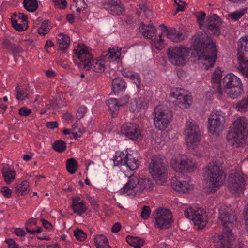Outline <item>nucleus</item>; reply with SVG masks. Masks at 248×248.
<instances>
[{"instance_id": "obj_9", "label": "nucleus", "mask_w": 248, "mask_h": 248, "mask_svg": "<svg viewBox=\"0 0 248 248\" xmlns=\"http://www.w3.org/2000/svg\"><path fill=\"white\" fill-rule=\"evenodd\" d=\"M167 56L170 63L175 66H182L188 62L189 51L183 46H171L167 49Z\"/></svg>"}, {"instance_id": "obj_59", "label": "nucleus", "mask_w": 248, "mask_h": 248, "mask_svg": "<svg viewBox=\"0 0 248 248\" xmlns=\"http://www.w3.org/2000/svg\"><path fill=\"white\" fill-rule=\"evenodd\" d=\"M53 2L55 6H59L61 9H64L67 5L65 0H53Z\"/></svg>"}, {"instance_id": "obj_58", "label": "nucleus", "mask_w": 248, "mask_h": 248, "mask_svg": "<svg viewBox=\"0 0 248 248\" xmlns=\"http://www.w3.org/2000/svg\"><path fill=\"white\" fill-rule=\"evenodd\" d=\"M51 107H52L53 108H56V106L54 104V101H52L50 104H46L45 108H42L40 111V114H45L46 112L50 109Z\"/></svg>"}, {"instance_id": "obj_50", "label": "nucleus", "mask_w": 248, "mask_h": 248, "mask_svg": "<svg viewBox=\"0 0 248 248\" xmlns=\"http://www.w3.org/2000/svg\"><path fill=\"white\" fill-rule=\"evenodd\" d=\"M72 2L75 3L76 11L80 12L86 8V4L84 0H72Z\"/></svg>"}, {"instance_id": "obj_55", "label": "nucleus", "mask_w": 248, "mask_h": 248, "mask_svg": "<svg viewBox=\"0 0 248 248\" xmlns=\"http://www.w3.org/2000/svg\"><path fill=\"white\" fill-rule=\"evenodd\" d=\"M0 192L3 196L6 198H9L12 196V191L7 186H3L1 188Z\"/></svg>"}, {"instance_id": "obj_60", "label": "nucleus", "mask_w": 248, "mask_h": 248, "mask_svg": "<svg viewBox=\"0 0 248 248\" xmlns=\"http://www.w3.org/2000/svg\"><path fill=\"white\" fill-rule=\"evenodd\" d=\"M5 242L8 245V248H20L12 239L5 240Z\"/></svg>"}, {"instance_id": "obj_12", "label": "nucleus", "mask_w": 248, "mask_h": 248, "mask_svg": "<svg viewBox=\"0 0 248 248\" xmlns=\"http://www.w3.org/2000/svg\"><path fill=\"white\" fill-rule=\"evenodd\" d=\"M170 96L175 98L173 103L182 109L189 107L192 103L191 96L187 91L181 88H173L171 89Z\"/></svg>"}, {"instance_id": "obj_64", "label": "nucleus", "mask_w": 248, "mask_h": 248, "mask_svg": "<svg viewBox=\"0 0 248 248\" xmlns=\"http://www.w3.org/2000/svg\"><path fill=\"white\" fill-rule=\"evenodd\" d=\"M244 218L245 221L246 229L248 232V202L247 204V208L245 211Z\"/></svg>"}, {"instance_id": "obj_61", "label": "nucleus", "mask_w": 248, "mask_h": 248, "mask_svg": "<svg viewBox=\"0 0 248 248\" xmlns=\"http://www.w3.org/2000/svg\"><path fill=\"white\" fill-rule=\"evenodd\" d=\"M46 126L49 129H53L55 128L58 127V124L57 122L55 121H52V122H47L46 124Z\"/></svg>"}, {"instance_id": "obj_1", "label": "nucleus", "mask_w": 248, "mask_h": 248, "mask_svg": "<svg viewBox=\"0 0 248 248\" xmlns=\"http://www.w3.org/2000/svg\"><path fill=\"white\" fill-rule=\"evenodd\" d=\"M209 36L205 31H199L192 37L190 47L191 55L203 61L204 68L208 70L214 66L217 50L215 43L209 40Z\"/></svg>"}, {"instance_id": "obj_52", "label": "nucleus", "mask_w": 248, "mask_h": 248, "mask_svg": "<svg viewBox=\"0 0 248 248\" xmlns=\"http://www.w3.org/2000/svg\"><path fill=\"white\" fill-rule=\"evenodd\" d=\"M76 238L80 241H83L86 238V234L81 230H76L74 232Z\"/></svg>"}, {"instance_id": "obj_53", "label": "nucleus", "mask_w": 248, "mask_h": 248, "mask_svg": "<svg viewBox=\"0 0 248 248\" xmlns=\"http://www.w3.org/2000/svg\"><path fill=\"white\" fill-rule=\"evenodd\" d=\"M151 212V210L149 206H144L141 212V216L142 218L144 220L147 219L150 217Z\"/></svg>"}, {"instance_id": "obj_20", "label": "nucleus", "mask_w": 248, "mask_h": 248, "mask_svg": "<svg viewBox=\"0 0 248 248\" xmlns=\"http://www.w3.org/2000/svg\"><path fill=\"white\" fill-rule=\"evenodd\" d=\"M121 48L117 46L109 47L107 51L102 53V57L104 61H108L116 63L121 62Z\"/></svg>"}, {"instance_id": "obj_16", "label": "nucleus", "mask_w": 248, "mask_h": 248, "mask_svg": "<svg viewBox=\"0 0 248 248\" xmlns=\"http://www.w3.org/2000/svg\"><path fill=\"white\" fill-rule=\"evenodd\" d=\"M171 165L177 172H191L196 168L195 162L186 156L182 159L172 158Z\"/></svg>"}, {"instance_id": "obj_40", "label": "nucleus", "mask_w": 248, "mask_h": 248, "mask_svg": "<svg viewBox=\"0 0 248 248\" xmlns=\"http://www.w3.org/2000/svg\"><path fill=\"white\" fill-rule=\"evenodd\" d=\"M17 95L16 98L18 100H25L28 98L27 89L25 87L17 86L16 89Z\"/></svg>"}, {"instance_id": "obj_3", "label": "nucleus", "mask_w": 248, "mask_h": 248, "mask_svg": "<svg viewBox=\"0 0 248 248\" xmlns=\"http://www.w3.org/2000/svg\"><path fill=\"white\" fill-rule=\"evenodd\" d=\"M203 177L210 186V192H213L223 184L225 174L221 167L216 162L209 163L203 169Z\"/></svg>"}, {"instance_id": "obj_13", "label": "nucleus", "mask_w": 248, "mask_h": 248, "mask_svg": "<svg viewBox=\"0 0 248 248\" xmlns=\"http://www.w3.org/2000/svg\"><path fill=\"white\" fill-rule=\"evenodd\" d=\"M225 117L221 111H213L208 118L209 131L213 135H218L224 129Z\"/></svg>"}, {"instance_id": "obj_46", "label": "nucleus", "mask_w": 248, "mask_h": 248, "mask_svg": "<svg viewBox=\"0 0 248 248\" xmlns=\"http://www.w3.org/2000/svg\"><path fill=\"white\" fill-rule=\"evenodd\" d=\"M151 44L158 50H161L164 47L163 40L162 36L159 35L158 38L155 37L151 41Z\"/></svg>"}, {"instance_id": "obj_28", "label": "nucleus", "mask_w": 248, "mask_h": 248, "mask_svg": "<svg viewBox=\"0 0 248 248\" xmlns=\"http://www.w3.org/2000/svg\"><path fill=\"white\" fill-rule=\"evenodd\" d=\"M147 103L140 98L131 99L129 103V110L132 112H139L140 109H145Z\"/></svg>"}, {"instance_id": "obj_62", "label": "nucleus", "mask_w": 248, "mask_h": 248, "mask_svg": "<svg viewBox=\"0 0 248 248\" xmlns=\"http://www.w3.org/2000/svg\"><path fill=\"white\" fill-rule=\"evenodd\" d=\"M121 228V225L118 223H115L111 228V231L113 233L118 232Z\"/></svg>"}, {"instance_id": "obj_14", "label": "nucleus", "mask_w": 248, "mask_h": 248, "mask_svg": "<svg viewBox=\"0 0 248 248\" xmlns=\"http://www.w3.org/2000/svg\"><path fill=\"white\" fill-rule=\"evenodd\" d=\"M153 215L155 220V227L160 229H165L171 226L172 216L170 210L162 208L157 209Z\"/></svg>"}, {"instance_id": "obj_63", "label": "nucleus", "mask_w": 248, "mask_h": 248, "mask_svg": "<svg viewBox=\"0 0 248 248\" xmlns=\"http://www.w3.org/2000/svg\"><path fill=\"white\" fill-rule=\"evenodd\" d=\"M14 232L18 236H25L26 234V232L21 228H16Z\"/></svg>"}, {"instance_id": "obj_29", "label": "nucleus", "mask_w": 248, "mask_h": 248, "mask_svg": "<svg viewBox=\"0 0 248 248\" xmlns=\"http://www.w3.org/2000/svg\"><path fill=\"white\" fill-rule=\"evenodd\" d=\"M224 91L230 98L233 99L240 97L244 92L242 84L226 89Z\"/></svg>"}, {"instance_id": "obj_34", "label": "nucleus", "mask_w": 248, "mask_h": 248, "mask_svg": "<svg viewBox=\"0 0 248 248\" xmlns=\"http://www.w3.org/2000/svg\"><path fill=\"white\" fill-rule=\"evenodd\" d=\"M3 177L7 184L11 183L16 178V172L10 168H5L2 170Z\"/></svg>"}, {"instance_id": "obj_5", "label": "nucleus", "mask_w": 248, "mask_h": 248, "mask_svg": "<svg viewBox=\"0 0 248 248\" xmlns=\"http://www.w3.org/2000/svg\"><path fill=\"white\" fill-rule=\"evenodd\" d=\"M80 62L78 64L81 68L89 70L92 68L98 73H101L105 70V66L102 61L93 59L88 48L85 45H78L77 49L74 50Z\"/></svg>"}, {"instance_id": "obj_19", "label": "nucleus", "mask_w": 248, "mask_h": 248, "mask_svg": "<svg viewBox=\"0 0 248 248\" xmlns=\"http://www.w3.org/2000/svg\"><path fill=\"white\" fill-rule=\"evenodd\" d=\"M140 159L139 153L136 151H127L125 156V165L130 170H137L140 165Z\"/></svg>"}, {"instance_id": "obj_49", "label": "nucleus", "mask_w": 248, "mask_h": 248, "mask_svg": "<svg viewBox=\"0 0 248 248\" xmlns=\"http://www.w3.org/2000/svg\"><path fill=\"white\" fill-rule=\"evenodd\" d=\"M197 23L200 29L203 27L206 14L203 12H200L196 15Z\"/></svg>"}, {"instance_id": "obj_45", "label": "nucleus", "mask_w": 248, "mask_h": 248, "mask_svg": "<svg viewBox=\"0 0 248 248\" xmlns=\"http://www.w3.org/2000/svg\"><path fill=\"white\" fill-rule=\"evenodd\" d=\"M28 16L21 13H14L11 17V22L16 21L19 22H27Z\"/></svg>"}, {"instance_id": "obj_42", "label": "nucleus", "mask_w": 248, "mask_h": 248, "mask_svg": "<svg viewBox=\"0 0 248 248\" xmlns=\"http://www.w3.org/2000/svg\"><path fill=\"white\" fill-rule=\"evenodd\" d=\"M60 36V48L61 50H64L67 48L70 43L69 37L66 35L62 33H60L58 34Z\"/></svg>"}, {"instance_id": "obj_47", "label": "nucleus", "mask_w": 248, "mask_h": 248, "mask_svg": "<svg viewBox=\"0 0 248 248\" xmlns=\"http://www.w3.org/2000/svg\"><path fill=\"white\" fill-rule=\"evenodd\" d=\"M13 27L18 31H25L27 28V22H19L16 21L11 22Z\"/></svg>"}, {"instance_id": "obj_57", "label": "nucleus", "mask_w": 248, "mask_h": 248, "mask_svg": "<svg viewBox=\"0 0 248 248\" xmlns=\"http://www.w3.org/2000/svg\"><path fill=\"white\" fill-rule=\"evenodd\" d=\"M31 113V110L26 107H22L19 110V114L21 116H27Z\"/></svg>"}, {"instance_id": "obj_6", "label": "nucleus", "mask_w": 248, "mask_h": 248, "mask_svg": "<svg viewBox=\"0 0 248 248\" xmlns=\"http://www.w3.org/2000/svg\"><path fill=\"white\" fill-rule=\"evenodd\" d=\"M127 177L125 184V193L128 196L134 197L140 195L144 190L150 191L153 189L154 184L149 179L139 178L133 175Z\"/></svg>"}, {"instance_id": "obj_8", "label": "nucleus", "mask_w": 248, "mask_h": 248, "mask_svg": "<svg viewBox=\"0 0 248 248\" xmlns=\"http://www.w3.org/2000/svg\"><path fill=\"white\" fill-rule=\"evenodd\" d=\"M149 171L158 185H162L165 182L166 165L163 158L160 155H155L151 157Z\"/></svg>"}, {"instance_id": "obj_38", "label": "nucleus", "mask_w": 248, "mask_h": 248, "mask_svg": "<svg viewBox=\"0 0 248 248\" xmlns=\"http://www.w3.org/2000/svg\"><path fill=\"white\" fill-rule=\"evenodd\" d=\"M236 109L239 112H244L248 110V96L238 101L236 104Z\"/></svg>"}, {"instance_id": "obj_37", "label": "nucleus", "mask_w": 248, "mask_h": 248, "mask_svg": "<svg viewBox=\"0 0 248 248\" xmlns=\"http://www.w3.org/2000/svg\"><path fill=\"white\" fill-rule=\"evenodd\" d=\"M23 4L25 9L30 12H34L38 8L37 0H24Z\"/></svg>"}, {"instance_id": "obj_54", "label": "nucleus", "mask_w": 248, "mask_h": 248, "mask_svg": "<svg viewBox=\"0 0 248 248\" xmlns=\"http://www.w3.org/2000/svg\"><path fill=\"white\" fill-rule=\"evenodd\" d=\"M86 113V108L82 106L80 107L77 112L76 117L78 119H80L83 118Z\"/></svg>"}, {"instance_id": "obj_25", "label": "nucleus", "mask_w": 248, "mask_h": 248, "mask_svg": "<svg viewBox=\"0 0 248 248\" xmlns=\"http://www.w3.org/2000/svg\"><path fill=\"white\" fill-rule=\"evenodd\" d=\"M120 0H109L103 4V7L112 15H120L124 11V8L120 4Z\"/></svg>"}, {"instance_id": "obj_27", "label": "nucleus", "mask_w": 248, "mask_h": 248, "mask_svg": "<svg viewBox=\"0 0 248 248\" xmlns=\"http://www.w3.org/2000/svg\"><path fill=\"white\" fill-rule=\"evenodd\" d=\"M140 32L147 39H152L156 33V29L152 25H145L141 23L140 26Z\"/></svg>"}, {"instance_id": "obj_23", "label": "nucleus", "mask_w": 248, "mask_h": 248, "mask_svg": "<svg viewBox=\"0 0 248 248\" xmlns=\"http://www.w3.org/2000/svg\"><path fill=\"white\" fill-rule=\"evenodd\" d=\"M172 187L175 191L187 193L193 189L192 185L190 184L186 181L182 182L178 180L176 177L172 178L171 180Z\"/></svg>"}, {"instance_id": "obj_35", "label": "nucleus", "mask_w": 248, "mask_h": 248, "mask_svg": "<svg viewBox=\"0 0 248 248\" xmlns=\"http://www.w3.org/2000/svg\"><path fill=\"white\" fill-rule=\"evenodd\" d=\"M94 243L96 248H110L108 241L104 235H99L94 238Z\"/></svg>"}, {"instance_id": "obj_56", "label": "nucleus", "mask_w": 248, "mask_h": 248, "mask_svg": "<svg viewBox=\"0 0 248 248\" xmlns=\"http://www.w3.org/2000/svg\"><path fill=\"white\" fill-rule=\"evenodd\" d=\"M124 159L121 156L115 155V158L113 160L114 164L115 166L121 167L124 165Z\"/></svg>"}, {"instance_id": "obj_48", "label": "nucleus", "mask_w": 248, "mask_h": 248, "mask_svg": "<svg viewBox=\"0 0 248 248\" xmlns=\"http://www.w3.org/2000/svg\"><path fill=\"white\" fill-rule=\"evenodd\" d=\"M50 30L48 27V21H44L41 24L40 27L38 29V32L40 34L43 35L46 34Z\"/></svg>"}, {"instance_id": "obj_10", "label": "nucleus", "mask_w": 248, "mask_h": 248, "mask_svg": "<svg viewBox=\"0 0 248 248\" xmlns=\"http://www.w3.org/2000/svg\"><path fill=\"white\" fill-rule=\"evenodd\" d=\"M184 134L185 136L186 142L189 147H191L194 144L198 143L201 139L199 127L192 120L186 122Z\"/></svg>"}, {"instance_id": "obj_51", "label": "nucleus", "mask_w": 248, "mask_h": 248, "mask_svg": "<svg viewBox=\"0 0 248 248\" xmlns=\"http://www.w3.org/2000/svg\"><path fill=\"white\" fill-rule=\"evenodd\" d=\"M245 14V10L237 11L229 15V17L233 21H237Z\"/></svg>"}, {"instance_id": "obj_2", "label": "nucleus", "mask_w": 248, "mask_h": 248, "mask_svg": "<svg viewBox=\"0 0 248 248\" xmlns=\"http://www.w3.org/2000/svg\"><path fill=\"white\" fill-rule=\"evenodd\" d=\"M219 219L224 228L222 233H215L213 236L214 241L220 242L222 246L229 248L231 243L234 239L231 227L236 220V217L233 214L230 206L223 205L219 209Z\"/></svg>"}, {"instance_id": "obj_18", "label": "nucleus", "mask_w": 248, "mask_h": 248, "mask_svg": "<svg viewBox=\"0 0 248 248\" xmlns=\"http://www.w3.org/2000/svg\"><path fill=\"white\" fill-rule=\"evenodd\" d=\"M221 24L219 17L215 14L209 17L206 21V31H205L209 35L218 36L220 33V26Z\"/></svg>"}, {"instance_id": "obj_36", "label": "nucleus", "mask_w": 248, "mask_h": 248, "mask_svg": "<svg viewBox=\"0 0 248 248\" xmlns=\"http://www.w3.org/2000/svg\"><path fill=\"white\" fill-rule=\"evenodd\" d=\"M126 241L129 245L135 248L140 247L144 244V241L138 237L127 236L126 238Z\"/></svg>"}, {"instance_id": "obj_43", "label": "nucleus", "mask_w": 248, "mask_h": 248, "mask_svg": "<svg viewBox=\"0 0 248 248\" xmlns=\"http://www.w3.org/2000/svg\"><path fill=\"white\" fill-rule=\"evenodd\" d=\"M66 148V143L62 140H59L55 141L52 145V148L56 152L62 153L64 152Z\"/></svg>"}, {"instance_id": "obj_33", "label": "nucleus", "mask_w": 248, "mask_h": 248, "mask_svg": "<svg viewBox=\"0 0 248 248\" xmlns=\"http://www.w3.org/2000/svg\"><path fill=\"white\" fill-rule=\"evenodd\" d=\"M112 86L114 93L115 94H119L123 92L124 88V80L122 78H116L112 80Z\"/></svg>"}, {"instance_id": "obj_24", "label": "nucleus", "mask_w": 248, "mask_h": 248, "mask_svg": "<svg viewBox=\"0 0 248 248\" xmlns=\"http://www.w3.org/2000/svg\"><path fill=\"white\" fill-rule=\"evenodd\" d=\"M222 83L224 91L242 84L240 78L232 73H229L225 75L223 78Z\"/></svg>"}, {"instance_id": "obj_39", "label": "nucleus", "mask_w": 248, "mask_h": 248, "mask_svg": "<svg viewBox=\"0 0 248 248\" xmlns=\"http://www.w3.org/2000/svg\"><path fill=\"white\" fill-rule=\"evenodd\" d=\"M66 169L68 172L71 174L75 173L77 170L78 164L76 160L73 158H70L66 161Z\"/></svg>"}, {"instance_id": "obj_11", "label": "nucleus", "mask_w": 248, "mask_h": 248, "mask_svg": "<svg viewBox=\"0 0 248 248\" xmlns=\"http://www.w3.org/2000/svg\"><path fill=\"white\" fill-rule=\"evenodd\" d=\"M154 124L155 128L158 130H165L171 121L172 112L157 106L154 108Z\"/></svg>"}, {"instance_id": "obj_22", "label": "nucleus", "mask_w": 248, "mask_h": 248, "mask_svg": "<svg viewBox=\"0 0 248 248\" xmlns=\"http://www.w3.org/2000/svg\"><path fill=\"white\" fill-rule=\"evenodd\" d=\"M161 27L164 28L167 38L172 42H180L186 38V36L184 32L177 31L175 28H171L168 29L164 25H161Z\"/></svg>"}, {"instance_id": "obj_17", "label": "nucleus", "mask_w": 248, "mask_h": 248, "mask_svg": "<svg viewBox=\"0 0 248 248\" xmlns=\"http://www.w3.org/2000/svg\"><path fill=\"white\" fill-rule=\"evenodd\" d=\"M244 179L239 172L230 175L228 188L231 193L237 196L244 191Z\"/></svg>"}, {"instance_id": "obj_21", "label": "nucleus", "mask_w": 248, "mask_h": 248, "mask_svg": "<svg viewBox=\"0 0 248 248\" xmlns=\"http://www.w3.org/2000/svg\"><path fill=\"white\" fill-rule=\"evenodd\" d=\"M125 136L133 140L138 141L142 139L139 126L135 123H127L125 125Z\"/></svg>"}, {"instance_id": "obj_32", "label": "nucleus", "mask_w": 248, "mask_h": 248, "mask_svg": "<svg viewBox=\"0 0 248 248\" xmlns=\"http://www.w3.org/2000/svg\"><path fill=\"white\" fill-rule=\"evenodd\" d=\"M106 104L108 107L109 110L113 113L118 111L119 107L123 105V103L122 102V100L118 101L115 98H111L108 100L106 101Z\"/></svg>"}, {"instance_id": "obj_30", "label": "nucleus", "mask_w": 248, "mask_h": 248, "mask_svg": "<svg viewBox=\"0 0 248 248\" xmlns=\"http://www.w3.org/2000/svg\"><path fill=\"white\" fill-rule=\"evenodd\" d=\"M4 46L12 54L15 59L16 56L23 51L21 46L12 44L9 42H5L4 43Z\"/></svg>"}, {"instance_id": "obj_44", "label": "nucleus", "mask_w": 248, "mask_h": 248, "mask_svg": "<svg viewBox=\"0 0 248 248\" xmlns=\"http://www.w3.org/2000/svg\"><path fill=\"white\" fill-rule=\"evenodd\" d=\"M125 76L129 78L131 80L133 81L134 83L136 85L138 88H140L141 79L139 74L134 72L130 73L129 74H127Z\"/></svg>"}, {"instance_id": "obj_4", "label": "nucleus", "mask_w": 248, "mask_h": 248, "mask_svg": "<svg viewBox=\"0 0 248 248\" xmlns=\"http://www.w3.org/2000/svg\"><path fill=\"white\" fill-rule=\"evenodd\" d=\"M248 124L244 117H238L233 123L231 131L229 132L227 139L232 146L239 147L243 144L248 134Z\"/></svg>"}, {"instance_id": "obj_7", "label": "nucleus", "mask_w": 248, "mask_h": 248, "mask_svg": "<svg viewBox=\"0 0 248 248\" xmlns=\"http://www.w3.org/2000/svg\"><path fill=\"white\" fill-rule=\"evenodd\" d=\"M238 70L245 77H248V35L241 37L237 42Z\"/></svg>"}, {"instance_id": "obj_31", "label": "nucleus", "mask_w": 248, "mask_h": 248, "mask_svg": "<svg viewBox=\"0 0 248 248\" xmlns=\"http://www.w3.org/2000/svg\"><path fill=\"white\" fill-rule=\"evenodd\" d=\"M221 75L220 73H215L212 78V83L213 88L215 89V93H218L220 94L222 93L221 87Z\"/></svg>"}, {"instance_id": "obj_26", "label": "nucleus", "mask_w": 248, "mask_h": 248, "mask_svg": "<svg viewBox=\"0 0 248 248\" xmlns=\"http://www.w3.org/2000/svg\"><path fill=\"white\" fill-rule=\"evenodd\" d=\"M71 208L75 213L81 216L87 210L86 203L82 200L80 197H76L72 198V204Z\"/></svg>"}, {"instance_id": "obj_15", "label": "nucleus", "mask_w": 248, "mask_h": 248, "mask_svg": "<svg viewBox=\"0 0 248 248\" xmlns=\"http://www.w3.org/2000/svg\"><path fill=\"white\" fill-rule=\"evenodd\" d=\"M185 217L193 221L195 225H197L199 229H202L205 226L207 217L205 212L201 208L194 210L190 207L184 210Z\"/></svg>"}, {"instance_id": "obj_41", "label": "nucleus", "mask_w": 248, "mask_h": 248, "mask_svg": "<svg viewBox=\"0 0 248 248\" xmlns=\"http://www.w3.org/2000/svg\"><path fill=\"white\" fill-rule=\"evenodd\" d=\"M29 183L27 181H23L20 184H16L15 188L17 192L20 193L21 195H24L26 194L28 191Z\"/></svg>"}]
</instances>
